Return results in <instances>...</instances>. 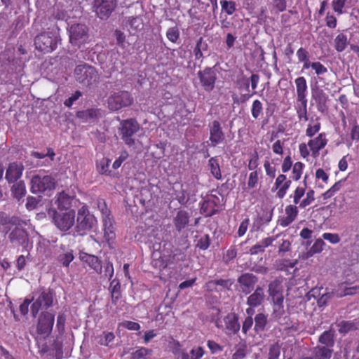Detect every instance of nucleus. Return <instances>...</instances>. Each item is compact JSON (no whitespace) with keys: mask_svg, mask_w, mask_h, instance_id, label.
<instances>
[{"mask_svg":"<svg viewBox=\"0 0 359 359\" xmlns=\"http://www.w3.org/2000/svg\"><path fill=\"white\" fill-rule=\"evenodd\" d=\"M55 322V315L48 311H43L39 316L36 326L37 333L41 335L48 336L52 330Z\"/></svg>","mask_w":359,"mask_h":359,"instance_id":"13","label":"nucleus"},{"mask_svg":"<svg viewBox=\"0 0 359 359\" xmlns=\"http://www.w3.org/2000/svg\"><path fill=\"white\" fill-rule=\"evenodd\" d=\"M267 324L266 316L262 313L257 314L255 317V327L254 330L256 332L259 333L265 330Z\"/></svg>","mask_w":359,"mask_h":359,"instance_id":"39","label":"nucleus"},{"mask_svg":"<svg viewBox=\"0 0 359 359\" xmlns=\"http://www.w3.org/2000/svg\"><path fill=\"white\" fill-rule=\"evenodd\" d=\"M114 35L116 39V43L119 47L125 49L127 46H129V43L126 41V35L122 31L116 29L114 32Z\"/></svg>","mask_w":359,"mask_h":359,"instance_id":"52","label":"nucleus"},{"mask_svg":"<svg viewBox=\"0 0 359 359\" xmlns=\"http://www.w3.org/2000/svg\"><path fill=\"white\" fill-rule=\"evenodd\" d=\"M55 185V179L51 176L36 175L33 176L31 180V191L33 194L43 193L47 190L53 189Z\"/></svg>","mask_w":359,"mask_h":359,"instance_id":"9","label":"nucleus"},{"mask_svg":"<svg viewBox=\"0 0 359 359\" xmlns=\"http://www.w3.org/2000/svg\"><path fill=\"white\" fill-rule=\"evenodd\" d=\"M115 339V335L113 332L104 331L100 335L96 337L97 343L101 346H109Z\"/></svg>","mask_w":359,"mask_h":359,"instance_id":"38","label":"nucleus"},{"mask_svg":"<svg viewBox=\"0 0 359 359\" xmlns=\"http://www.w3.org/2000/svg\"><path fill=\"white\" fill-rule=\"evenodd\" d=\"M338 331L341 334H346L350 331L356 330V324L351 320H342L337 325Z\"/></svg>","mask_w":359,"mask_h":359,"instance_id":"46","label":"nucleus"},{"mask_svg":"<svg viewBox=\"0 0 359 359\" xmlns=\"http://www.w3.org/2000/svg\"><path fill=\"white\" fill-rule=\"evenodd\" d=\"M246 304L248 308L246 309V313L253 316L255 309L262 306L265 300L264 289L261 286H257L253 292L249 294Z\"/></svg>","mask_w":359,"mask_h":359,"instance_id":"12","label":"nucleus"},{"mask_svg":"<svg viewBox=\"0 0 359 359\" xmlns=\"http://www.w3.org/2000/svg\"><path fill=\"white\" fill-rule=\"evenodd\" d=\"M39 300L41 305L45 309H48L53 305V292L52 290H43L36 299Z\"/></svg>","mask_w":359,"mask_h":359,"instance_id":"34","label":"nucleus"},{"mask_svg":"<svg viewBox=\"0 0 359 359\" xmlns=\"http://www.w3.org/2000/svg\"><path fill=\"white\" fill-rule=\"evenodd\" d=\"M334 48L338 52L344 51L348 45V39L346 34L341 33L339 34L334 41Z\"/></svg>","mask_w":359,"mask_h":359,"instance_id":"43","label":"nucleus"},{"mask_svg":"<svg viewBox=\"0 0 359 359\" xmlns=\"http://www.w3.org/2000/svg\"><path fill=\"white\" fill-rule=\"evenodd\" d=\"M23 170L24 166L22 163H11L6 170L5 178L8 183L15 182L21 177Z\"/></svg>","mask_w":359,"mask_h":359,"instance_id":"20","label":"nucleus"},{"mask_svg":"<svg viewBox=\"0 0 359 359\" xmlns=\"http://www.w3.org/2000/svg\"><path fill=\"white\" fill-rule=\"evenodd\" d=\"M109 290L111 293L112 304H116L121 297V284L118 279L115 278L111 281Z\"/></svg>","mask_w":359,"mask_h":359,"instance_id":"32","label":"nucleus"},{"mask_svg":"<svg viewBox=\"0 0 359 359\" xmlns=\"http://www.w3.org/2000/svg\"><path fill=\"white\" fill-rule=\"evenodd\" d=\"M297 91V99H307L308 86L304 76H299L294 80Z\"/></svg>","mask_w":359,"mask_h":359,"instance_id":"27","label":"nucleus"},{"mask_svg":"<svg viewBox=\"0 0 359 359\" xmlns=\"http://www.w3.org/2000/svg\"><path fill=\"white\" fill-rule=\"evenodd\" d=\"M205 353L204 349L201 346L194 347L191 351V359H201Z\"/></svg>","mask_w":359,"mask_h":359,"instance_id":"64","label":"nucleus"},{"mask_svg":"<svg viewBox=\"0 0 359 359\" xmlns=\"http://www.w3.org/2000/svg\"><path fill=\"white\" fill-rule=\"evenodd\" d=\"M340 289L342 290L339 294L340 297L353 295L359 292V285L347 286L345 284H341Z\"/></svg>","mask_w":359,"mask_h":359,"instance_id":"50","label":"nucleus"},{"mask_svg":"<svg viewBox=\"0 0 359 359\" xmlns=\"http://www.w3.org/2000/svg\"><path fill=\"white\" fill-rule=\"evenodd\" d=\"M34 45L43 53H51L57 48V38L51 32H43L35 37Z\"/></svg>","mask_w":359,"mask_h":359,"instance_id":"7","label":"nucleus"},{"mask_svg":"<svg viewBox=\"0 0 359 359\" xmlns=\"http://www.w3.org/2000/svg\"><path fill=\"white\" fill-rule=\"evenodd\" d=\"M82 96V93L80 90H76L74 94L69 98L66 99L64 102L65 107L70 108L74 102L78 100Z\"/></svg>","mask_w":359,"mask_h":359,"instance_id":"60","label":"nucleus"},{"mask_svg":"<svg viewBox=\"0 0 359 359\" xmlns=\"http://www.w3.org/2000/svg\"><path fill=\"white\" fill-rule=\"evenodd\" d=\"M180 29L177 26L168 28L166 32L167 39L173 43H177L180 39Z\"/></svg>","mask_w":359,"mask_h":359,"instance_id":"49","label":"nucleus"},{"mask_svg":"<svg viewBox=\"0 0 359 359\" xmlns=\"http://www.w3.org/2000/svg\"><path fill=\"white\" fill-rule=\"evenodd\" d=\"M208 166L210 168V172L214 177L217 180H221L222 173L218 160L215 157L210 158L208 161Z\"/></svg>","mask_w":359,"mask_h":359,"instance_id":"42","label":"nucleus"},{"mask_svg":"<svg viewBox=\"0 0 359 359\" xmlns=\"http://www.w3.org/2000/svg\"><path fill=\"white\" fill-rule=\"evenodd\" d=\"M304 168V164L300 161L296 162L293 165L292 178L294 180L298 181L301 178Z\"/></svg>","mask_w":359,"mask_h":359,"instance_id":"53","label":"nucleus"},{"mask_svg":"<svg viewBox=\"0 0 359 359\" xmlns=\"http://www.w3.org/2000/svg\"><path fill=\"white\" fill-rule=\"evenodd\" d=\"M210 245V238L208 234L200 236L196 240V247L202 250H207Z\"/></svg>","mask_w":359,"mask_h":359,"instance_id":"48","label":"nucleus"},{"mask_svg":"<svg viewBox=\"0 0 359 359\" xmlns=\"http://www.w3.org/2000/svg\"><path fill=\"white\" fill-rule=\"evenodd\" d=\"M269 294L271 297L283 294V286L281 281L278 279H275L269 284L268 288Z\"/></svg>","mask_w":359,"mask_h":359,"instance_id":"41","label":"nucleus"},{"mask_svg":"<svg viewBox=\"0 0 359 359\" xmlns=\"http://www.w3.org/2000/svg\"><path fill=\"white\" fill-rule=\"evenodd\" d=\"M95 222L94 215L90 212L86 205H83L78 210L76 231L78 235L83 236L93 227Z\"/></svg>","mask_w":359,"mask_h":359,"instance_id":"3","label":"nucleus"},{"mask_svg":"<svg viewBox=\"0 0 359 359\" xmlns=\"http://www.w3.org/2000/svg\"><path fill=\"white\" fill-rule=\"evenodd\" d=\"M325 245L323 238H318L306 252V257H310L313 255L321 252Z\"/></svg>","mask_w":359,"mask_h":359,"instance_id":"44","label":"nucleus"},{"mask_svg":"<svg viewBox=\"0 0 359 359\" xmlns=\"http://www.w3.org/2000/svg\"><path fill=\"white\" fill-rule=\"evenodd\" d=\"M209 139L211 142V146L216 147L224 142L225 135L219 121L214 120L210 123L209 124Z\"/></svg>","mask_w":359,"mask_h":359,"instance_id":"15","label":"nucleus"},{"mask_svg":"<svg viewBox=\"0 0 359 359\" xmlns=\"http://www.w3.org/2000/svg\"><path fill=\"white\" fill-rule=\"evenodd\" d=\"M128 24L133 34L140 32L144 29V21L141 16L130 17L128 20Z\"/></svg>","mask_w":359,"mask_h":359,"instance_id":"35","label":"nucleus"},{"mask_svg":"<svg viewBox=\"0 0 359 359\" xmlns=\"http://www.w3.org/2000/svg\"><path fill=\"white\" fill-rule=\"evenodd\" d=\"M220 4L222 11L229 15L233 14L236 10V4L233 1L222 0L220 1Z\"/></svg>","mask_w":359,"mask_h":359,"instance_id":"47","label":"nucleus"},{"mask_svg":"<svg viewBox=\"0 0 359 359\" xmlns=\"http://www.w3.org/2000/svg\"><path fill=\"white\" fill-rule=\"evenodd\" d=\"M311 95L316 104L317 110L322 114L327 112L328 110V106L327 104L328 101V96L324 90L316 87L315 89H312Z\"/></svg>","mask_w":359,"mask_h":359,"instance_id":"16","label":"nucleus"},{"mask_svg":"<svg viewBox=\"0 0 359 359\" xmlns=\"http://www.w3.org/2000/svg\"><path fill=\"white\" fill-rule=\"evenodd\" d=\"M31 155L32 156L39 159H41L46 156H48L50 158V160L53 161L54 159L55 154L52 148H48L47 153L46 154L38 151H32Z\"/></svg>","mask_w":359,"mask_h":359,"instance_id":"58","label":"nucleus"},{"mask_svg":"<svg viewBox=\"0 0 359 359\" xmlns=\"http://www.w3.org/2000/svg\"><path fill=\"white\" fill-rule=\"evenodd\" d=\"M103 226L104 238L107 242H109L115 238L114 227L113 226L112 220L109 217L103 218Z\"/></svg>","mask_w":359,"mask_h":359,"instance_id":"33","label":"nucleus"},{"mask_svg":"<svg viewBox=\"0 0 359 359\" xmlns=\"http://www.w3.org/2000/svg\"><path fill=\"white\" fill-rule=\"evenodd\" d=\"M323 240L329 241L332 244H337L340 242V237L337 233H324L322 235Z\"/></svg>","mask_w":359,"mask_h":359,"instance_id":"63","label":"nucleus"},{"mask_svg":"<svg viewBox=\"0 0 359 359\" xmlns=\"http://www.w3.org/2000/svg\"><path fill=\"white\" fill-rule=\"evenodd\" d=\"M318 342L319 344L318 346L333 349L334 345L333 334L330 330L324 331L319 337Z\"/></svg>","mask_w":359,"mask_h":359,"instance_id":"31","label":"nucleus"},{"mask_svg":"<svg viewBox=\"0 0 359 359\" xmlns=\"http://www.w3.org/2000/svg\"><path fill=\"white\" fill-rule=\"evenodd\" d=\"M114 273L113 263L110 261L106 262L104 266V276L111 280Z\"/></svg>","mask_w":359,"mask_h":359,"instance_id":"61","label":"nucleus"},{"mask_svg":"<svg viewBox=\"0 0 359 359\" xmlns=\"http://www.w3.org/2000/svg\"><path fill=\"white\" fill-rule=\"evenodd\" d=\"M117 6V0H93V8L101 20L109 18Z\"/></svg>","mask_w":359,"mask_h":359,"instance_id":"10","label":"nucleus"},{"mask_svg":"<svg viewBox=\"0 0 359 359\" xmlns=\"http://www.w3.org/2000/svg\"><path fill=\"white\" fill-rule=\"evenodd\" d=\"M74 257L73 252L70 250L69 252L60 255L58 261L61 262L64 266H69V264L73 261Z\"/></svg>","mask_w":359,"mask_h":359,"instance_id":"56","label":"nucleus"},{"mask_svg":"<svg viewBox=\"0 0 359 359\" xmlns=\"http://www.w3.org/2000/svg\"><path fill=\"white\" fill-rule=\"evenodd\" d=\"M291 180H287L277 190L276 196L278 198L282 199L285 197L287 191L291 185Z\"/></svg>","mask_w":359,"mask_h":359,"instance_id":"59","label":"nucleus"},{"mask_svg":"<svg viewBox=\"0 0 359 359\" xmlns=\"http://www.w3.org/2000/svg\"><path fill=\"white\" fill-rule=\"evenodd\" d=\"M280 346L278 342L271 344L269 349L268 359H279Z\"/></svg>","mask_w":359,"mask_h":359,"instance_id":"54","label":"nucleus"},{"mask_svg":"<svg viewBox=\"0 0 359 359\" xmlns=\"http://www.w3.org/2000/svg\"><path fill=\"white\" fill-rule=\"evenodd\" d=\"M332 352L333 349L318 345L313 347L311 351L314 359H330Z\"/></svg>","mask_w":359,"mask_h":359,"instance_id":"29","label":"nucleus"},{"mask_svg":"<svg viewBox=\"0 0 359 359\" xmlns=\"http://www.w3.org/2000/svg\"><path fill=\"white\" fill-rule=\"evenodd\" d=\"M259 182V172L257 170L251 172L249 174L248 180V187L249 189H254L257 186Z\"/></svg>","mask_w":359,"mask_h":359,"instance_id":"57","label":"nucleus"},{"mask_svg":"<svg viewBox=\"0 0 359 359\" xmlns=\"http://www.w3.org/2000/svg\"><path fill=\"white\" fill-rule=\"evenodd\" d=\"M153 350L145 347H140L131 354L132 359H150Z\"/></svg>","mask_w":359,"mask_h":359,"instance_id":"40","label":"nucleus"},{"mask_svg":"<svg viewBox=\"0 0 359 359\" xmlns=\"http://www.w3.org/2000/svg\"><path fill=\"white\" fill-rule=\"evenodd\" d=\"M99 109L90 108L86 110H81L76 112V117L82 121L87 122L94 121L100 115Z\"/></svg>","mask_w":359,"mask_h":359,"instance_id":"28","label":"nucleus"},{"mask_svg":"<svg viewBox=\"0 0 359 359\" xmlns=\"http://www.w3.org/2000/svg\"><path fill=\"white\" fill-rule=\"evenodd\" d=\"M340 182H335L328 190H327L323 194V198L327 199L331 198L340 189Z\"/></svg>","mask_w":359,"mask_h":359,"instance_id":"62","label":"nucleus"},{"mask_svg":"<svg viewBox=\"0 0 359 359\" xmlns=\"http://www.w3.org/2000/svg\"><path fill=\"white\" fill-rule=\"evenodd\" d=\"M306 178L307 176L306 175L304 178L303 182L304 186H298L294 191L293 194L290 196L291 198L293 199V203L295 205H297L301 203V198L305 195L306 194V189L307 187L306 184Z\"/></svg>","mask_w":359,"mask_h":359,"instance_id":"37","label":"nucleus"},{"mask_svg":"<svg viewBox=\"0 0 359 359\" xmlns=\"http://www.w3.org/2000/svg\"><path fill=\"white\" fill-rule=\"evenodd\" d=\"M74 76L77 81L86 86L91 85L99 78L96 69L86 63L79 65L75 67Z\"/></svg>","mask_w":359,"mask_h":359,"instance_id":"5","label":"nucleus"},{"mask_svg":"<svg viewBox=\"0 0 359 359\" xmlns=\"http://www.w3.org/2000/svg\"><path fill=\"white\" fill-rule=\"evenodd\" d=\"M13 196L18 201L22 198L26 194V187L23 181H20L14 184L11 187Z\"/></svg>","mask_w":359,"mask_h":359,"instance_id":"36","label":"nucleus"},{"mask_svg":"<svg viewBox=\"0 0 359 359\" xmlns=\"http://www.w3.org/2000/svg\"><path fill=\"white\" fill-rule=\"evenodd\" d=\"M74 193L69 194L66 191H62L57 194L55 204L60 210H67L72 207V201L75 198Z\"/></svg>","mask_w":359,"mask_h":359,"instance_id":"22","label":"nucleus"},{"mask_svg":"<svg viewBox=\"0 0 359 359\" xmlns=\"http://www.w3.org/2000/svg\"><path fill=\"white\" fill-rule=\"evenodd\" d=\"M225 327L229 334H236L240 330L238 318L234 313H229L224 318Z\"/></svg>","mask_w":359,"mask_h":359,"instance_id":"24","label":"nucleus"},{"mask_svg":"<svg viewBox=\"0 0 359 359\" xmlns=\"http://www.w3.org/2000/svg\"><path fill=\"white\" fill-rule=\"evenodd\" d=\"M48 215L53 223L62 231L70 229L75 222V211L70 210L67 212H58L55 208H50Z\"/></svg>","mask_w":359,"mask_h":359,"instance_id":"2","label":"nucleus"},{"mask_svg":"<svg viewBox=\"0 0 359 359\" xmlns=\"http://www.w3.org/2000/svg\"><path fill=\"white\" fill-rule=\"evenodd\" d=\"M320 118L318 117L316 118L315 123L312 124V123L314 122L313 119L310 121V123L307 126V128L306 130V135L312 137L314 136L316 133L319 132L321 128V124L319 121Z\"/></svg>","mask_w":359,"mask_h":359,"instance_id":"45","label":"nucleus"},{"mask_svg":"<svg viewBox=\"0 0 359 359\" xmlns=\"http://www.w3.org/2000/svg\"><path fill=\"white\" fill-rule=\"evenodd\" d=\"M219 202V198L215 196L211 195L208 196L201 204V211L205 214L206 217H211L218 212L217 206Z\"/></svg>","mask_w":359,"mask_h":359,"instance_id":"18","label":"nucleus"},{"mask_svg":"<svg viewBox=\"0 0 359 359\" xmlns=\"http://www.w3.org/2000/svg\"><path fill=\"white\" fill-rule=\"evenodd\" d=\"M328 140L326 138V134L321 133L318 135L311 139L308 142V146L311 152V156L316 158L319 156V151L323 149L327 144Z\"/></svg>","mask_w":359,"mask_h":359,"instance_id":"17","label":"nucleus"},{"mask_svg":"<svg viewBox=\"0 0 359 359\" xmlns=\"http://www.w3.org/2000/svg\"><path fill=\"white\" fill-rule=\"evenodd\" d=\"M69 41L74 46H80L87 42L88 35V27L81 23L72 25L68 29Z\"/></svg>","mask_w":359,"mask_h":359,"instance_id":"8","label":"nucleus"},{"mask_svg":"<svg viewBox=\"0 0 359 359\" xmlns=\"http://www.w3.org/2000/svg\"><path fill=\"white\" fill-rule=\"evenodd\" d=\"M140 130V124L135 118L122 120L118 128V133L123 142L128 147L135 144V134Z\"/></svg>","mask_w":359,"mask_h":359,"instance_id":"1","label":"nucleus"},{"mask_svg":"<svg viewBox=\"0 0 359 359\" xmlns=\"http://www.w3.org/2000/svg\"><path fill=\"white\" fill-rule=\"evenodd\" d=\"M79 259L82 262L84 268L88 267L97 274L102 273V261L98 257L87 252H81L79 253Z\"/></svg>","mask_w":359,"mask_h":359,"instance_id":"14","label":"nucleus"},{"mask_svg":"<svg viewBox=\"0 0 359 359\" xmlns=\"http://www.w3.org/2000/svg\"><path fill=\"white\" fill-rule=\"evenodd\" d=\"M197 78L202 88L207 93L212 92L216 85L217 80V70L215 66L212 67H206L197 72Z\"/></svg>","mask_w":359,"mask_h":359,"instance_id":"6","label":"nucleus"},{"mask_svg":"<svg viewBox=\"0 0 359 359\" xmlns=\"http://www.w3.org/2000/svg\"><path fill=\"white\" fill-rule=\"evenodd\" d=\"M272 317L278 321L280 325H290V317L287 316H283L285 314L284 306H273Z\"/></svg>","mask_w":359,"mask_h":359,"instance_id":"26","label":"nucleus"},{"mask_svg":"<svg viewBox=\"0 0 359 359\" xmlns=\"http://www.w3.org/2000/svg\"><path fill=\"white\" fill-rule=\"evenodd\" d=\"M11 243H21L27 238V233L23 228L15 227L8 236Z\"/></svg>","mask_w":359,"mask_h":359,"instance_id":"30","label":"nucleus"},{"mask_svg":"<svg viewBox=\"0 0 359 359\" xmlns=\"http://www.w3.org/2000/svg\"><path fill=\"white\" fill-rule=\"evenodd\" d=\"M276 240L273 237H266L262 239L259 243L250 248L249 252L252 255H257L264 252L265 248L271 246Z\"/></svg>","mask_w":359,"mask_h":359,"instance_id":"25","label":"nucleus"},{"mask_svg":"<svg viewBox=\"0 0 359 359\" xmlns=\"http://www.w3.org/2000/svg\"><path fill=\"white\" fill-rule=\"evenodd\" d=\"M315 201V191L313 189L308 191L306 193V197L302 200L299 203V208L304 209L310 205Z\"/></svg>","mask_w":359,"mask_h":359,"instance_id":"51","label":"nucleus"},{"mask_svg":"<svg viewBox=\"0 0 359 359\" xmlns=\"http://www.w3.org/2000/svg\"><path fill=\"white\" fill-rule=\"evenodd\" d=\"M299 206L295 204H290L285 207V215L278 219V224L282 227H287L290 225L297 217Z\"/></svg>","mask_w":359,"mask_h":359,"instance_id":"19","label":"nucleus"},{"mask_svg":"<svg viewBox=\"0 0 359 359\" xmlns=\"http://www.w3.org/2000/svg\"><path fill=\"white\" fill-rule=\"evenodd\" d=\"M258 277L252 273H242L237 279V290L245 295L250 294L258 282Z\"/></svg>","mask_w":359,"mask_h":359,"instance_id":"11","label":"nucleus"},{"mask_svg":"<svg viewBox=\"0 0 359 359\" xmlns=\"http://www.w3.org/2000/svg\"><path fill=\"white\" fill-rule=\"evenodd\" d=\"M133 102V97L127 90L114 92L107 99L108 107L111 111H118L122 108L130 107Z\"/></svg>","mask_w":359,"mask_h":359,"instance_id":"4","label":"nucleus"},{"mask_svg":"<svg viewBox=\"0 0 359 359\" xmlns=\"http://www.w3.org/2000/svg\"><path fill=\"white\" fill-rule=\"evenodd\" d=\"M307 99H297L294 104V109L299 121H307L309 120L307 111Z\"/></svg>","mask_w":359,"mask_h":359,"instance_id":"23","label":"nucleus"},{"mask_svg":"<svg viewBox=\"0 0 359 359\" xmlns=\"http://www.w3.org/2000/svg\"><path fill=\"white\" fill-rule=\"evenodd\" d=\"M263 110L262 103L259 100H255L252 104L251 113L254 118H259Z\"/></svg>","mask_w":359,"mask_h":359,"instance_id":"55","label":"nucleus"},{"mask_svg":"<svg viewBox=\"0 0 359 359\" xmlns=\"http://www.w3.org/2000/svg\"><path fill=\"white\" fill-rule=\"evenodd\" d=\"M190 213L185 210H180L173 217L172 223L176 231L180 233L189 223Z\"/></svg>","mask_w":359,"mask_h":359,"instance_id":"21","label":"nucleus"}]
</instances>
